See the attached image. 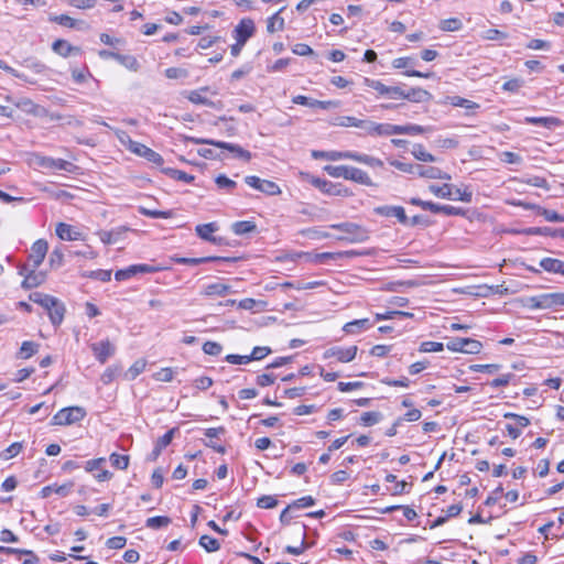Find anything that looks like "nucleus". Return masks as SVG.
<instances>
[{
	"mask_svg": "<svg viewBox=\"0 0 564 564\" xmlns=\"http://www.w3.org/2000/svg\"><path fill=\"white\" fill-rule=\"evenodd\" d=\"M356 162L364 163L366 165H369L371 167H381L383 166V162L377 158L367 155V154H360L356 153Z\"/></svg>",
	"mask_w": 564,
	"mask_h": 564,
	"instance_id": "864d4df0",
	"label": "nucleus"
},
{
	"mask_svg": "<svg viewBox=\"0 0 564 564\" xmlns=\"http://www.w3.org/2000/svg\"><path fill=\"white\" fill-rule=\"evenodd\" d=\"M333 124L339 126V127H356L362 129L364 127V120L357 119L351 116H343L337 118V121Z\"/></svg>",
	"mask_w": 564,
	"mask_h": 564,
	"instance_id": "a19ab883",
	"label": "nucleus"
},
{
	"mask_svg": "<svg viewBox=\"0 0 564 564\" xmlns=\"http://www.w3.org/2000/svg\"><path fill=\"white\" fill-rule=\"evenodd\" d=\"M452 105L456 106V107H462V108H465L466 110H475L477 108H479V105L471 101V100H468V99H465V98H462V97H454L452 99Z\"/></svg>",
	"mask_w": 564,
	"mask_h": 564,
	"instance_id": "bf43d9fd",
	"label": "nucleus"
},
{
	"mask_svg": "<svg viewBox=\"0 0 564 564\" xmlns=\"http://www.w3.org/2000/svg\"><path fill=\"white\" fill-rule=\"evenodd\" d=\"M500 365L497 364H488V365H471L469 369L475 372H487V373H496L500 369Z\"/></svg>",
	"mask_w": 564,
	"mask_h": 564,
	"instance_id": "13d9d810",
	"label": "nucleus"
},
{
	"mask_svg": "<svg viewBox=\"0 0 564 564\" xmlns=\"http://www.w3.org/2000/svg\"><path fill=\"white\" fill-rule=\"evenodd\" d=\"M208 88H202L199 90L191 91L188 95V100L197 105L212 106L213 102L203 95V93Z\"/></svg>",
	"mask_w": 564,
	"mask_h": 564,
	"instance_id": "a18cd8bd",
	"label": "nucleus"
},
{
	"mask_svg": "<svg viewBox=\"0 0 564 564\" xmlns=\"http://www.w3.org/2000/svg\"><path fill=\"white\" fill-rule=\"evenodd\" d=\"M371 326V323L368 318L355 319L352 322H348L344 325L343 330L346 334H359L364 329H368Z\"/></svg>",
	"mask_w": 564,
	"mask_h": 564,
	"instance_id": "393cba45",
	"label": "nucleus"
},
{
	"mask_svg": "<svg viewBox=\"0 0 564 564\" xmlns=\"http://www.w3.org/2000/svg\"><path fill=\"white\" fill-rule=\"evenodd\" d=\"M111 465L120 470H124L129 466V456L128 455H121L117 453H112L109 457Z\"/></svg>",
	"mask_w": 564,
	"mask_h": 564,
	"instance_id": "79ce46f5",
	"label": "nucleus"
},
{
	"mask_svg": "<svg viewBox=\"0 0 564 564\" xmlns=\"http://www.w3.org/2000/svg\"><path fill=\"white\" fill-rule=\"evenodd\" d=\"M413 156L422 162H435L436 158L429 153L422 144H414L412 149Z\"/></svg>",
	"mask_w": 564,
	"mask_h": 564,
	"instance_id": "e433bc0d",
	"label": "nucleus"
},
{
	"mask_svg": "<svg viewBox=\"0 0 564 564\" xmlns=\"http://www.w3.org/2000/svg\"><path fill=\"white\" fill-rule=\"evenodd\" d=\"M199 545L204 547L207 552H216L219 550L220 544L218 540L209 535H202L199 538Z\"/></svg>",
	"mask_w": 564,
	"mask_h": 564,
	"instance_id": "c03bdc74",
	"label": "nucleus"
},
{
	"mask_svg": "<svg viewBox=\"0 0 564 564\" xmlns=\"http://www.w3.org/2000/svg\"><path fill=\"white\" fill-rule=\"evenodd\" d=\"M94 356L100 364H105L111 356L115 355L116 347L109 339L94 343L90 346Z\"/></svg>",
	"mask_w": 564,
	"mask_h": 564,
	"instance_id": "1a4fd4ad",
	"label": "nucleus"
},
{
	"mask_svg": "<svg viewBox=\"0 0 564 564\" xmlns=\"http://www.w3.org/2000/svg\"><path fill=\"white\" fill-rule=\"evenodd\" d=\"M139 213L143 216L151 217V218L167 219L173 216L172 210H155V209H149L145 207H139Z\"/></svg>",
	"mask_w": 564,
	"mask_h": 564,
	"instance_id": "ea45409f",
	"label": "nucleus"
},
{
	"mask_svg": "<svg viewBox=\"0 0 564 564\" xmlns=\"http://www.w3.org/2000/svg\"><path fill=\"white\" fill-rule=\"evenodd\" d=\"M278 499L274 496H262L258 499L257 506L262 509H272L276 507Z\"/></svg>",
	"mask_w": 564,
	"mask_h": 564,
	"instance_id": "e2e57ef3",
	"label": "nucleus"
},
{
	"mask_svg": "<svg viewBox=\"0 0 564 564\" xmlns=\"http://www.w3.org/2000/svg\"><path fill=\"white\" fill-rule=\"evenodd\" d=\"M195 230H196V234L202 239L212 241V242L216 241L215 237L212 236L213 232H215L217 230V226L215 223L198 225Z\"/></svg>",
	"mask_w": 564,
	"mask_h": 564,
	"instance_id": "7c9ffc66",
	"label": "nucleus"
},
{
	"mask_svg": "<svg viewBox=\"0 0 564 564\" xmlns=\"http://www.w3.org/2000/svg\"><path fill=\"white\" fill-rule=\"evenodd\" d=\"M215 183L217 184V186L219 188H226V189H232L236 187L237 183L232 180H230L229 177H227L226 175H218L216 178H215Z\"/></svg>",
	"mask_w": 564,
	"mask_h": 564,
	"instance_id": "338daca9",
	"label": "nucleus"
},
{
	"mask_svg": "<svg viewBox=\"0 0 564 564\" xmlns=\"http://www.w3.org/2000/svg\"><path fill=\"white\" fill-rule=\"evenodd\" d=\"M117 62L130 70L137 72L139 69V63L132 55H122L119 53L117 56Z\"/></svg>",
	"mask_w": 564,
	"mask_h": 564,
	"instance_id": "de8ad7c7",
	"label": "nucleus"
},
{
	"mask_svg": "<svg viewBox=\"0 0 564 564\" xmlns=\"http://www.w3.org/2000/svg\"><path fill=\"white\" fill-rule=\"evenodd\" d=\"M203 351L209 356H218L223 351V347L216 341H206L203 345Z\"/></svg>",
	"mask_w": 564,
	"mask_h": 564,
	"instance_id": "680f3d73",
	"label": "nucleus"
},
{
	"mask_svg": "<svg viewBox=\"0 0 564 564\" xmlns=\"http://www.w3.org/2000/svg\"><path fill=\"white\" fill-rule=\"evenodd\" d=\"M56 235L62 240H78L80 239V232L74 230V228L65 223H58L56 226Z\"/></svg>",
	"mask_w": 564,
	"mask_h": 564,
	"instance_id": "4be33fe9",
	"label": "nucleus"
},
{
	"mask_svg": "<svg viewBox=\"0 0 564 564\" xmlns=\"http://www.w3.org/2000/svg\"><path fill=\"white\" fill-rule=\"evenodd\" d=\"M544 303H542V306H545L546 308H552L555 306H564V293H545L543 294Z\"/></svg>",
	"mask_w": 564,
	"mask_h": 564,
	"instance_id": "2f4dec72",
	"label": "nucleus"
},
{
	"mask_svg": "<svg viewBox=\"0 0 564 564\" xmlns=\"http://www.w3.org/2000/svg\"><path fill=\"white\" fill-rule=\"evenodd\" d=\"M50 21L55 22L65 28H79V23H80L67 14L51 15Z\"/></svg>",
	"mask_w": 564,
	"mask_h": 564,
	"instance_id": "4c0bfd02",
	"label": "nucleus"
},
{
	"mask_svg": "<svg viewBox=\"0 0 564 564\" xmlns=\"http://www.w3.org/2000/svg\"><path fill=\"white\" fill-rule=\"evenodd\" d=\"M170 523H171V519L169 517L156 516V517H151V518L147 519L145 525L150 529L156 530V529H160L163 527H167Z\"/></svg>",
	"mask_w": 564,
	"mask_h": 564,
	"instance_id": "37998d69",
	"label": "nucleus"
},
{
	"mask_svg": "<svg viewBox=\"0 0 564 564\" xmlns=\"http://www.w3.org/2000/svg\"><path fill=\"white\" fill-rule=\"evenodd\" d=\"M356 153L351 151H328V155H326V160L329 161H338V160H356Z\"/></svg>",
	"mask_w": 564,
	"mask_h": 564,
	"instance_id": "8fccbe9b",
	"label": "nucleus"
},
{
	"mask_svg": "<svg viewBox=\"0 0 564 564\" xmlns=\"http://www.w3.org/2000/svg\"><path fill=\"white\" fill-rule=\"evenodd\" d=\"M226 429L223 426L219 427H210L205 431L206 437L209 440L208 442H205V445L213 448L217 453L225 454L226 447L218 444L215 440L218 438L221 435H225Z\"/></svg>",
	"mask_w": 564,
	"mask_h": 564,
	"instance_id": "ddd939ff",
	"label": "nucleus"
},
{
	"mask_svg": "<svg viewBox=\"0 0 564 564\" xmlns=\"http://www.w3.org/2000/svg\"><path fill=\"white\" fill-rule=\"evenodd\" d=\"M256 26L254 22L249 19H242L234 30V37L240 44H246L247 41L254 34Z\"/></svg>",
	"mask_w": 564,
	"mask_h": 564,
	"instance_id": "6e6552de",
	"label": "nucleus"
},
{
	"mask_svg": "<svg viewBox=\"0 0 564 564\" xmlns=\"http://www.w3.org/2000/svg\"><path fill=\"white\" fill-rule=\"evenodd\" d=\"M245 182L252 188L264 193L270 196H275L281 194V188L279 185L272 181L262 180L254 175H248L245 177Z\"/></svg>",
	"mask_w": 564,
	"mask_h": 564,
	"instance_id": "423d86ee",
	"label": "nucleus"
},
{
	"mask_svg": "<svg viewBox=\"0 0 564 564\" xmlns=\"http://www.w3.org/2000/svg\"><path fill=\"white\" fill-rule=\"evenodd\" d=\"M70 488H72V484H69V485H62V486H56V485L45 486L41 490V497L42 498H47V497L51 496L52 492L53 494H57V495H59L62 497H65L70 491Z\"/></svg>",
	"mask_w": 564,
	"mask_h": 564,
	"instance_id": "c756f323",
	"label": "nucleus"
},
{
	"mask_svg": "<svg viewBox=\"0 0 564 564\" xmlns=\"http://www.w3.org/2000/svg\"><path fill=\"white\" fill-rule=\"evenodd\" d=\"M482 349V344L479 340L465 338L463 352L464 354H479Z\"/></svg>",
	"mask_w": 564,
	"mask_h": 564,
	"instance_id": "3c124183",
	"label": "nucleus"
},
{
	"mask_svg": "<svg viewBox=\"0 0 564 564\" xmlns=\"http://www.w3.org/2000/svg\"><path fill=\"white\" fill-rule=\"evenodd\" d=\"M362 130L371 135H387V123H377L373 121L364 120Z\"/></svg>",
	"mask_w": 564,
	"mask_h": 564,
	"instance_id": "473e14b6",
	"label": "nucleus"
},
{
	"mask_svg": "<svg viewBox=\"0 0 564 564\" xmlns=\"http://www.w3.org/2000/svg\"><path fill=\"white\" fill-rule=\"evenodd\" d=\"M256 229H257L256 224L250 220H241V221H236L232 224V231L239 236L252 232Z\"/></svg>",
	"mask_w": 564,
	"mask_h": 564,
	"instance_id": "c9c22d12",
	"label": "nucleus"
},
{
	"mask_svg": "<svg viewBox=\"0 0 564 564\" xmlns=\"http://www.w3.org/2000/svg\"><path fill=\"white\" fill-rule=\"evenodd\" d=\"M52 50L62 57L82 54L80 47L73 46L66 40H56L52 45Z\"/></svg>",
	"mask_w": 564,
	"mask_h": 564,
	"instance_id": "2eb2a0df",
	"label": "nucleus"
},
{
	"mask_svg": "<svg viewBox=\"0 0 564 564\" xmlns=\"http://www.w3.org/2000/svg\"><path fill=\"white\" fill-rule=\"evenodd\" d=\"M324 170L332 177L348 180L350 166H348V165H326L324 167Z\"/></svg>",
	"mask_w": 564,
	"mask_h": 564,
	"instance_id": "72a5a7b5",
	"label": "nucleus"
},
{
	"mask_svg": "<svg viewBox=\"0 0 564 564\" xmlns=\"http://www.w3.org/2000/svg\"><path fill=\"white\" fill-rule=\"evenodd\" d=\"M381 413L377 411L364 412L360 416V423L365 426H372L381 420Z\"/></svg>",
	"mask_w": 564,
	"mask_h": 564,
	"instance_id": "09e8293b",
	"label": "nucleus"
},
{
	"mask_svg": "<svg viewBox=\"0 0 564 564\" xmlns=\"http://www.w3.org/2000/svg\"><path fill=\"white\" fill-rule=\"evenodd\" d=\"M364 85L376 90L379 95L386 96L388 86L377 79L364 78Z\"/></svg>",
	"mask_w": 564,
	"mask_h": 564,
	"instance_id": "603ef678",
	"label": "nucleus"
},
{
	"mask_svg": "<svg viewBox=\"0 0 564 564\" xmlns=\"http://www.w3.org/2000/svg\"><path fill=\"white\" fill-rule=\"evenodd\" d=\"M128 230H129L128 227L121 226V227H117L115 229H111L109 231L100 230V231L97 232V235L99 236L100 240L105 245H111V243H116L119 240H121L123 238L124 234Z\"/></svg>",
	"mask_w": 564,
	"mask_h": 564,
	"instance_id": "4468645a",
	"label": "nucleus"
},
{
	"mask_svg": "<svg viewBox=\"0 0 564 564\" xmlns=\"http://www.w3.org/2000/svg\"><path fill=\"white\" fill-rule=\"evenodd\" d=\"M48 250V245L46 240L39 239L36 240L32 247H31V253L29 256V263L23 267V271H26L29 268L37 269L43 260L45 259V256Z\"/></svg>",
	"mask_w": 564,
	"mask_h": 564,
	"instance_id": "39448f33",
	"label": "nucleus"
},
{
	"mask_svg": "<svg viewBox=\"0 0 564 564\" xmlns=\"http://www.w3.org/2000/svg\"><path fill=\"white\" fill-rule=\"evenodd\" d=\"M215 147L220 148V149H226V150L230 151L231 153H234L235 156L240 158L245 161H249L251 159V153L249 151L242 149L238 144L219 141L218 143H215Z\"/></svg>",
	"mask_w": 564,
	"mask_h": 564,
	"instance_id": "b1692460",
	"label": "nucleus"
},
{
	"mask_svg": "<svg viewBox=\"0 0 564 564\" xmlns=\"http://www.w3.org/2000/svg\"><path fill=\"white\" fill-rule=\"evenodd\" d=\"M460 28H462V22L455 18L443 20L441 23V29L443 31H457Z\"/></svg>",
	"mask_w": 564,
	"mask_h": 564,
	"instance_id": "774afa93",
	"label": "nucleus"
},
{
	"mask_svg": "<svg viewBox=\"0 0 564 564\" xmlns=\"http://www.w3.org/2000/svg\"><path fill=\"white\" fill-rule=\"evenodd\" d=\"M427 207H429V212L434 213V214H444L447 216H464L465 215V210L463 208L451 206V205H440V204L432 202V204Z\"/></svg>",
	"mask_w": 564,
	"mask_h": 564,
	"instance_id": "6ab92c4d",
	"label": "nucleus"
},
{
	"mask_svg": "<svg viewBox=\"0 0 564 564\" xmlns=\"http://www.w3.org/2000/svg\"><path fill=\"white\" fill-rule=\"evenodd\" d=\"M231 291L230 285L224 283H212L205 285L200 294L205 296H225Z\"/></svg>",
	"mask_w": 564,
	"mask_h": 564,
	"instance_id": "a211bd4d",
	"label": "nucleus"
},
{
	"mask_svg": "<svg viewBox=\"0 0 564 564\" xmlns=\"http://www.w3.org/2000/svg\"><path fill=\"white\" fill-rule=\"evenodd\" d=\"M348 180L366 186L373 185L371 178L365 171L354 166H350Z\"/></svg>",
	"mask_w": 564,
	"mask_h": 564,
	"instance_id": "bb28decb",
	"label": "nucleus"
},
{
	"mask_svg": "<svg viewBox=\"0 0 564 564\" xmlns=\"http://www.w3.org/2000/svg\"><path fill=\"white\" fill-rule=\"evenodd\" d=\"M87 412L82 406H68L59 410L53 416V424L55 425H70L80 422L86 416Z\"/></svg>",
	"mask_w": 564,
	"mask_h": 564,
	"instance_id": "7ed1b4c3",
	"label": "nucleus"
},
{
	"mask_svg": "<svg viewBox=\"0 0 564 564\" xmlns=\"http://www.w3.org/2000/svg\"><path fill=\"white\" fill-rule=\"evenodd\" d=\"M524 122L529 124L543 126L547 129H555L564 126V122L557 117H525Z\"/></svg>",
	"mask_w": 564,
	"mask_h": 564,
	"instance_id": "dca6fc26",
	"label": "nucleus"
},
{
	"mask_svg": "<svg viewBox=\"0 0 564 564\" xmlns=\"http://www.w3.org/2000/svg\"><path fill=\"white\" fill-rule=\"evenodd\" d=\"M358 347L355 345L347 348L334 346L324 351L323 358H336L339 362H349L355 359Z\"/></svg>",
	"mask_w": 564,
	"mask_h": 564,
	"instance_id": "0eeeda50",
	"label": "nucleus"
},
{
	"mask_svg": "<svg viewBox=\"0 0 564 564\" xmlns=\"http://www.w3.org/2000/svg\"><path fill=\"white\" fill-rule=\"evenodd\" d=\"M444 349V345L437 341H423L419 350L421 352H440Z\"/></svg>",
	"mask_w": 564,
	"mask_h": 564,
	"instance_id": "6e6d98bb",
	"label": "nucleus"
},
{
	"mask_svg": "<svg viewBox=\"0 0 564 564\" xmlns=\"http://www.w3.org/2000/svg\"><path fill=\"white\" fill-rule=\"evenodd\" d=\"M162 172L170 176L171 178L182 181L185 183H192L194 181V176L189 175L181 170L172 169V167H163Z\"/></svg>",
	"mask_w": 564,
	"mask_h": 564,
	"instance_id": "f704fd0d",
	"label": "nucleus"
},
{
	"mask_svg": "<svg viewBox=\"0 0 564 564\" xmlns=\"http://www.w3.org/2000/svg\"><path fill=\"white\" fill-rule=\"evenodd\" d=\"M235 262L236 258L229 257H203V258H176L175 262L187 265H197L206 262Z\"/></svg>",
	"mask_w": 564,
	"mask_h": 564,
	"instance_id": "f3484780",
	"label": "nucleus"
},
{
	"mask_svg": "<svg viewBox=\"0 0 564 564\" xmlns=\"http://www.w3.org/2000/svg\"><path fill=\"white\" fill-rule=\"evenodd\" d=\"M145 368V362L143 360H137L126 372V378L128 380H134Z\"/></svg>",
	"mask_w": 564,
	"mask_h": 564,
	"instance_id": "5fc2aeb1",
	"label": "nucleus"
},
{
	"mask_svg": "<svg viewBox=\"0 0 564 564\" xmlns=\"http://www.w3.org/2000/svg\"><path fill=\"white\" fill-rule=\"evenodd\" d=\"M432 98V95L423 88H411L405 91L404 99L414 102H425Z\"/></svg>",
	"mask_w": 564,
	"mask_h": 564,
	"instance_id": "a878e982",
	"label": "nucleus"
},
{
	"mask_svg": "<svg viewBox=\"0 0 564 564\" xmlns=\"http://www.w3.org/2000/svg\"><path fill=\"white\" fill-rule=\"evenodd\" d=\"M23 448V444L21 442L12 443L9 447L0 453V458L3 460L11 459L15 457Z\"/></svg>",
	"mask_w": 564,
	"mask_h": 564,
	"instance_id": "49530a36",
	"label": "nucleus"
},
{
	"mask_svg": "<svg viewBox=\"0 0 564 564\" xmlns=\"http://www.w3.org/2000/svg\"><path fill=\"white\" fill-rule=\"evenodd\" d=\"M20 273L24 274V280L22 281V288L24 289L36 288L45 281V274L41 271L37 272L33 268H29L26 271L22 269Z\"/></svg>",
	"mask_w": 564,
	"mask_h": 564,
	"instance_id": "f8f14e48",
	"label": "nucleus"
},
{
	"mask_svg": "<svg viewBox=\"0 0 564 564\" xmlns=\"http://www.w3.org/2000/svg\"><path fill=\"white\" fill-rule=\"evenodd\" d=\"M34 163L37 166L43 167L48 171H64L67 173H72L76 169V166L73 163H70L66 160L54 159V158L44 156V155H40V154H36L34 156Z\"/></svg>",
	"mask_w": 564,
	"mask_h": 564,
	"instance_id": "20e7f679",
	"label": "nucleus"
},
{
	"mask_svg": "<svg viewBox=\"0 0 564 564\" xmlns=\"http://www.w3.org/2000/svg\"><path fill=\"white\" fill-rule=\"evenodd\" d=\"M360 253L355 250H347V251H338V252H322L315 256V259L317 262L323 263L328 259L332 260H339L344 258H354L359 256Z\"/></svg>",
	"mask_w": 564,
	"mask_h": 564,
	"instance_id": "412c9836",
	"label": "nucleus"
},
{
	"mask_svg": "<svg viewBox=\"0 0 564 564\" xmlns=\"http://www.w3.org/2000/svg\"><path fill=\"white\" fill-rule=\"evenodd\" d=\"M284 8L280 9L278 12H275L272 17H270L267 21V31L269 33H274L278 31H282L284 29L285 22L284 19L281 17V12Z\"/></svg>",
	"mask_w": 564,
	"mask_h": 564,
	"instance_id": "cd10ccee",
	"label": "nucleus"
},
{
	"mask_svg": "<svg viewBox=\"0 0 564 564\" xmlns=\"http://www.w3.org/2000/svg\"><path fill=\"white\" fill-rule=\"evenodd\" d=\"M39 349V344L34 341H23L19 351V357L22 359H28L36 354Z\"/></svg>",
	"mask_w": 564,
	"mask_h": 564,
	"instance_id": "58836bf2",
	"label": "nucleus"
},
{
	"mask_svg": "<svg viewBox=\"0 0 564 564\" xmlns=\"http://www.w3.org/2000/svg\"><path fill=\"white\" fill-rule=\"evenodd\" d=\"M375 213L383 217H395L399 223L405 225L409 220L402 206H379L375 208Z\"/></svg>",
	"mask_w": 564,
	"mask_h": 564,
	"instance_id": "9b49d317",
	"label": "nucleus"
},
{
	"mask_svg": "<svg viewBox=\"0 0 564 564\" xmlns=\"http://www.w3.org/2000/svg\"><path fill=\"white\" fill-rule=\"evenodd\" d=\"M330 228L340 230L345 236H340L337 239L347 241L350 243L364 242L368 239V231L361 226L354 223H341L330 225Z\"/></svg>",
	"mask_w": 564,
	"mask_h": 564,
	"instance_id": "f03ea898",
	"label": "nucleus"
},
{
	"mask_svg": "<svg viewBox=\"0 0 564 564\" xmlns=\"http://www.w3.org/2000/svg\"><path fill=\"white\" fill-rule=\"evenodd\" d=\"M30 301L41 305L48 314L50 321L54 326H59L66 312L65 305L57 299L41 292H33L29 296Z\"/></svg>",
	"mask_w": 564,
	"mask_h": 564,
	"instance_id": "f257e3e1",
	"label": "nucleus"
},
{
	"mask_svg": "<svg viewBox=\"0 0 564 564\" xmlns=\"http://www.w3.org/2000/svg\"><path fill=\"white\" fill-rule=\"evenodd\" d=\"M315 505V499L312 496L302 497L290 505V508L302 509Z\"/></svg>",
	"mask_w": 564,
	"mask_h": 564,
	"instance_id": "69168bd1",
	"label": "nucleus"
},
{
	"mask_svg": "<svg viewBox=\"0 0 564 564\" xmlns=\"http://www.w3.org/2000/svg\"><path fill=\"white\" fill-rule=\"evenodd\" d=\"M473 199V192L466 187L465 189L456 188L453 189V198L452 200H460L464 203H470Z\"/></svg>",
	"mask_w": 564,
	"mask_h": 564,
	"instance_id": "4d7b16f0",
	"label": "nucleus"
},
{
	"mask_svg": "<svg viewBox=\"0 0 564 564\" xmlns=\"http://www.w3.org/2000/svg\"><path fill=\"white\" fill-rule=\"evenodd\" d=\"M119 368L108 367L100 377L104 384H110L118 376Z\"/></svg>",
	"mask_w": 564,
	"mask_h": 564,
	"instance_id": "0e129e2a",
	"label": "nucleus"
},
{
	"mask_svg": "<svg viewBox=\"0 0 564 564\" xmlns=\"http://www.w3.org/2000/svg\"><path fill=\"white\" fill-rule=\"evenodd\" d=\"M429 191L436 197L452 199L453 198V185L445 183L443 185L431 184Z\"/></svg>",
	"mask_w": 564,
	"mask_h": 564,
	"instance_id": "c85d7f7f",
	"label": "nucleus"
},
{
	"mask_svg": "<svg viewBox=\"0 0 564 564\" xmlns=\"http://www.w3.org/2000/svg\"><path fill=\"white\" fill-rule=\"evenodd\" d=\"M420 177L433 178V180H447L449 181L452 177L447 173L443 172L441 169L435 166H424L420 164H415L414 173Z\"/></svg>",
	"mask_w": 564,
	"mask_h": 564,
	"instance_id": "9d476101",
	"label": "nucleus"
},
{
	"mask_svg": "<svg viewBox=\"0 0 564 564\" xmlns=\"http://www.w3.org/2000/svg\"><path fill=\"white\" fill-rule=\"evenodd\" d=\"M512 204L516 205V206H522L525 209L538 208L539 214L542 215L545 218V220L553 221V223H560L561 214H557L554 210L546 209V208H541V207H539V206H536L534 204H530V203L518 202V203H512Z\"/></svg>",
	"mask_w": 564,
	"mask_h": 564,
	"instance_id": "aec40b11",
	"label": "nucleus"
},
{
	"mask_svg": "<svg viewBox=\"0 0 564 564\" xmlns=\"http://www.w3.org/2000/svg\"><path fill=\"white\" fill-rule=\"evenodd\" d=\"M514 378H516L514 373H511V372L503 373L500 377L494 379L489 384L492 388L505 387V386H508Z\"/></svg>",
	"mask_w": 564,
	"mask_h": 564,
	"instance_id": "052dcab7",
	"label": "nucleus"
},
{
	"mask_svg": "<svg viewBox=\"0 0 564 564\" xmlns=\"http://www.w3.org/2000/svg\"><path fill=\"white\" fill-rule=\"evenodd\" d=\"M540 267L551 273H558L564 275V261L555 258H543L540 261Z\"/></svg>",
	"mask_w": 564,
	"mask_h": 564,
	"instance_id": "5701e85b",
	"label": "nucleus"
}]
</instances>
